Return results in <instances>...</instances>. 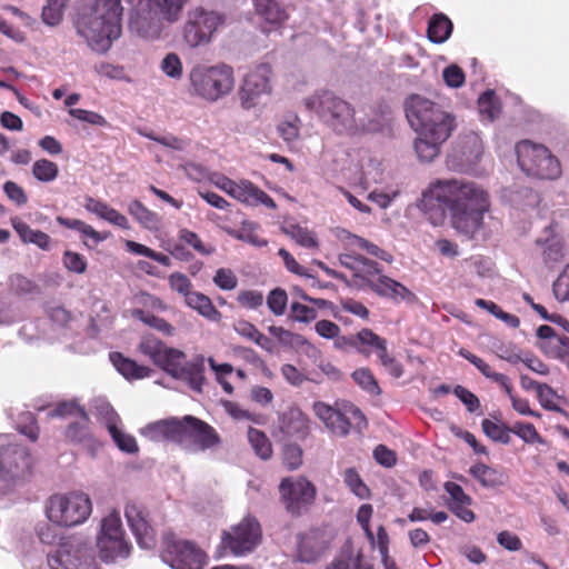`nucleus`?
<instances>
[{"label": "nucleus", "mask_w": 569, "mask_h": 569, "mask_svg": "<svg viewBox=\"0 0 569 569\" xmlns=\"http://www.w3.org/2000/svg\"><path fill=\"white\" fill-rule=\"evenodd\" d=\"M280 492L291 513H300L301 508L311 503L316 496L315 486L305 478L283 479Z\"/></svg>", "instance_id": "nucleus-18"}, {"label": "nucleus", "mask_w": 569, "mask_h": 569, "mask_svg": "<svg viewBox=\"0 0 569 569\" xmlns=\"http://www.w3.org/2000/svg\"><path fill=\"white\" fill-rule=\"evenodd\" d=\"M86 411L76 401H66L59 403L54 409L49 412L50 417H74L84 418Z\"/></svg>", "instance_id": "nucleus-59"}, {"label": "nucleus", "mask_w": 569, "mask_h": 569, "mask_svg": "<svg viewBox=\"0 0 569 569\" xmlns=\"http://www.w3.org/2000/svg\"><path fill=\"white\" fill-rule=\"evenodd\" d=\"M68 2L69 0H47L41 13L43 23L50 27L58 26L63 18Z\"/></svg>", "instance_id": "nucleus-42"}, {"label": "nucleus", "mask_w": 569, "mask_h": 569, "mask_svg": "<svg viewBox=\"0 0 569 569\" xmlns=\"http://www.w3.org/2000/svg\"><path fill=\"white\" fill-rule=\"evenodd\" d=\"M305 108L338 133L351 132L366 124L358 122L353 107L331 90H317L303 100Z\"/></svg>", "instance_id": "nucleus-5"}, {"label": "nucleus", "mask_w": 569, "mask_h": 569, "mask_svg": "<svg viewBox=\"0 0 569 569\" xmlns=\"http://www.w3.org/2000/svg\"><path fill=\"white\" fill-rule=\"evenodd\" d=\"M161 71L169 78L179 80L183 73L181 59L177 53H168L160 63Z\"/></svg>", "instance_id": "nucleus-54"}, {"label": "nucleus", "mask_w": 569, "mask_h": 569, "mask_svg": "<svg viewBox=\"0 0 569 569\" xmlns=\"http://www.w3.org/2000/svg\"><path fill=\"white\" fill-rule=\"evenodd\" d=\"M313 411L327 428L339 436H346L350 431L351 422L347 415H350L357 425H366L365 416L353 405L345 406V412H341L325 402L318 401L313 405Z\"/></svg>", "instance_id": "nucleus-16"}, {"label": "nucleus", "mask_w": 569, "mask_h": 569, "mask_svg": "<svg viewBox=\"0 0 569 569\" xmlns=\"http://www.w3.org/2000/svg\"><path fill=\"white\" fill-rule=\"evenodd\" d=\"M343 482L359 499H368L370 497V490L368 486L362 481L361 477L355 468H348L345 470Z\"/></svg>", "instance_id": "nucleus-46"}, {"label": "nucleus", "mask_w": 569, "mask_h": 569, "mask_svg": "<svg viewBox=\"0 0 569 569\" xmlns=\"http://www.w3.org/2000/svg\"><path fill=\"white\" fill-rule=\"evenodd\" d=\"M184 301L188 307L194 309L210 321H219L221 319V313L213 306L211 299L201 292L192 291Z\"/></svg>", "instance_id": "nucleus-34"}, {"label": "nucleus", "mask_w": 569, "mask_h": 569, "mask_svg": "<svg viewBox=\"0 0 569 569\" xmlns=\"http://www.w3.org/2000/svg\"><path fill=\"white\" fill-rule=\"evenodd\" d=\"M109 357L117 371L128 380L150 376L151 370L148 367L139 366L136 361L123 357L119 352H111Z\"/></svg>", "instance_id": "nucleus-32"}, {"label": "nucleus", "mask_w": 569, "mask_h": 569, "mask_svg": "<svg viewBox=\"0 0 569 569\" xmlns=\"http://www.w3.org/2000/svg\"><path fill=\"white\" fill-rule=\"evenodd\" d=\"M87 211L122 229H129V221L126 216L108 206L106 202L94 198H87L84 202Z\"/></svg>", "instance_id": "nucleus-30"}, {"label": "nucleus", "mask_w": 569, "mask_h": 569, "mask_svg": "<svg viewBox=\"0 0 569 569\" xmlns=\"http://www.w3.org/2000/svg\"><path fill=\"white\" fill-rule=\"evenodd\" d=\"M189 80L194 94L212 102L229 94L234 88L233 69L226 63L197 64L191 69Z\"/></svg>", "instance_id": "nucleus-7"}, {"label": "nucleus", "mask_w": 569, "mask_h": 569, "mask_svg": "<svg viewBox=\"0 0 569 569\" xmlns=\"http://www.w3.org/2000/svg\"><path fill=\"white\" fill-rule=\"evenodd\" d=\"M97 547L103 561H114L118 558H127L131 546L124 537L97 538Z\"/></svg>", "instance_id": "nucleus-29"}, {"label": "nucleus", "mask_w": 569, "mask_h": 569, "mask_svg": "<svg viewBox=\"0 0 569 569\" xmlns=\"http://www.w3.org/2000/svg\"><path fill=\"white\" fill-rule=\"evenodd\" d=\"M479 111L489 120H493L500 112V102L492 90L483 92L478 99Z\"/></svg>", "instance_id": "nucleus-51"}, {"label": "nucleus", "mask_w": 569, "mask_h": 569, "mask_svg": "<svg viewBox=\"0 0 569 569\" xmlns=\"http://www.w3.org/2000/svg\"><path fill=\"white\" fill-rule=\"evenodd\" d=\"M481 426L485 435L491 440L503 445H508L510 442V427H507L503 423L493 422L489 419H483Z\"/></svg>", "instance_id": "nucleus-47"}, {"label": "nucleus", "mask_w": 569, "mask_h": 569, "mask_svg": "<svg viewBox=\"0 0 569 569\" xmlns=\"http://www.w3.org/2000/svg\"><path fill=\"white\" fill-rule=\"evenodd\" d=\"M46 512L48 519L62 527L83 523L92 512V502L84 492L53 495L49 498Z\"/></svg>", "instance_id": "nucleus-9"}, {"label": "nucleus", "mask_w": 569, "mask_h": 569, "mask_svg": "<svg viewBox=\"0 0 569 569\" xmlns=\"http://www.w3.org/2000/svg\"><path fill=\"white\" fill-rule=\"evenodd\" d=\"M326 569H371V566L363 560L360 553L353 555L348 548L343 549Z\"/></svg>", "instance_id": "nucleus-38"}, {"label": "nucleus", "mask_w": 569, "mask_h": 569, "mask_svg": "<svg viewBox=\"0 0 569 569\" xmlns=\"http://www.w3.org/2000/svg\"><path fill=\"white\" fill-rule=\"evenodd\" d=\"M511 433L519 437L525 443L546 445V440L538 433L532 423L517 421L510 427Z\"/></svg>", "instance_id": "nucleus-45"}, {"label": "nucleus", "mask_w": 569, "mask_h": 569, "mask_svg": "<svg viewBox=\"0 0 569 569\" xmlns=\"http://www.w3.org/2000/svg\"><path fill=\"white\" fill-rule=\"evenodd\" d=\"M128 211L143 228L149 230L158 229L160 223L159 216L149 210L139 200L131 201L128 206Z\"/></svg>", "instance_id": "nucleus-37"}, {"label": "nucleus", "mask_w": 569, "mask_h": 569, "mask_svg": "<svg viewBox=\"0 0 569 569\" xmlns=\"http://www.w3.org/2000/svg\"><path fill=\"white\" fill-rule=\"evenodd\" d=\"M268 330H269L270 335H272L274 338H277L278 341L284 346L292 347V346H298V345H302L306 342L305 338L301 335L293 333V332L284 329L283 327L270 326Z\"/></svg>", "instance_id": "nucleus-58"}, {"label": "nucleus", "mask_w": 569, "mask_h": 569, "mask_svg": "<svg viewBox=\"0 0 569 569\" xmlns=\"http://www.w3.org/2000/svg\"><path fill=\"white\" fill-rule=\"evenodd\" d=\"M122 0H92L77 18L78 33L97 52H106L122 30Z\"/></svg>", "instance_id": "nucleus-3"}, {"label": "nucleus", "mask_w": 569, "mask_h": 569, "mask_svg": "<svg viewBox=\"0 0 569 569\" xmlns=\"http://www.w3.org/2000/svg\"><path fill=\"white\" fill-rule=\"evenodd\" d=\"M355 382L371 395H380V387L369 369H358L352 373Z\"/></svg>", "instance_id": "nucleus-53"}, {"label": "nucleus", "mask_w": 569, "mask_h": 569, "mask_svg": "<svg viewBox=\"0 0 569 569\" xmlns=\"http://www.w3.org/2000/svg\"><path fill=\"white\" fill-rule=\"evenodd\" d=\"M178 445L190 453L204 452L220 445L217 431L207 422L184 416L180 419Z\"/></svg>", "instance_id": "nucleus-12"}, {"label": "nucleus", "mask_w": 569, "mask_h": 569, "mask_svg": "<svg viewBox=\"0 0 569 569\" xmlns=\"http://www.w3.org/2000/svg\"><path fill=\"white\" fill-rule=\"evenodd\" d=\"M180 419L170 418L148 423L140 429V433L151 441L178 442Z\"/></svg>", "instance_id": "nucleus-24"}, {"label": "nucleus", "mask_w": 569, "mask_h": 569, "mask_svg": "<svg viewBox=\"0 0 569 569\" xmlns=\"http://www.w3.org/2000/svg\"><path fill=\"white\" fill-rule=\"evenodd\" d=\"M50 569H98L93 550L79 538L62 542L48 556Z\"/></svg>", "instance_id": "nucleus-13"}, {"label": "nucleus", "mask_w": 569, "mask_h": 569, "mask_svg": "<svg viewBox=\"0 0 569 569\" xmlns=\"http://www.w3.org/2000/svg\"><path fill=\"white\" fill-rule=\"evenodd\" d=\"M382 181V169L381 164L376 159H368L361 167V173L359 178L355 180V183L369 188L371 183H379Z\"/></svg>", "instance_id": "nucleus-40"}, {"label": "nucleus", "mask_w": 569, "mask_h": 569, "mask_svg": "<svg viewBox=\"0 0 569 569\" xmlns=\"http://www.w3.org/2000/svg\"><path fill=\"white\" fill-rule=\"evenodd\" d=\"M425 207L436 201L447 208L452 227L470 238L483 230L485 213L489 211L488 192L466 178L438 179L422 192Z\"/></svg>", "instance_id": "nucleus-1"}, {"label": "nucleus", "mask_w": 569, "mask_h": 569, "mask_svg": "<svg viewBox=\"0 0 569 569\" xmlns=\"http://www.w3.org/2000/svg\"><path fill=\"white\" fill-rule=\"evenodd\" d=\"M124 516L138 545L143 549H151L154 546V531L146 520L143 510L137 503L128 502Z\"/></svg>", "instance_id": "nucleus-22"}, {"label": "nucleus", "mask_w": 569, "mask_h": 569, "mask_svg": "<svg viewBox=\"0 0 569 569\" xmlns=\"http://www.w3.org/2000/svg\"><path fill=\"white\" fill-rule=\"evenodd\" d=\"M280 431L287 437L302 439L308 435V418L298 408H290L280 418Z\"/></svg>", "instance_id": "nucleus-27"}, {"label": "nucleus", "mask_w": 569, "mask_h": 569, "mask_svg": "<svg viewBox=\"0 0 569 569\" xmlns=\"http://www.w3.org/2000/svg\"><path fill=\"white\" fill-rule=\"evenodd\" d=\"M204 363L206 358L202 355L187 361L186 353L179 350V357L171 361L166 372L174 379L184 381L193 391L201 392L206 381Z\"/></svg>", "instance_id": "nucleus-17"}, {"label": "nucleus", "mask_w": 569, "mask_h": 569, "mask_svg": "<svg viewBox=\"0 0 569 569\" xmlns=\"http://www.w3.org/2000/svg\"><path fill=\"white\" fill-rule=\"evenodd\" d=\"M373 513V508L369 503L361 505L357 511V521L363 530L366 538L370 543H375V535L370 528V519Z\"/></svg>", "instance_id": "nucleus-60"}, {"label": "nucleus", "mask_w": 569, "mask_h": 569, "mask_svg": "<svg viewBox=\"0 0 569 569\" xmlns=\"http://www.w3.org/2000/svg\"><path fill=\"white\" fill-rule=\"evenodd\" d=\"M179 239L202 256H209L214 251L212 246L204 244L196 232L188 229L179 231Z\"/></svg>", "instance_id": "nucleus-55"}, {"label": "nucleus", "mask_w": 569, "mask_h": 569, "mask_svg": "<svg viewBox=\"0 0 569 569\" xmlns=\"http://www.w3.org/2000/svg\"><path fill=\"white\" fill-rule=\"evenodd\" d=\"M129 30L142 39H158L166 23L179 19L187 0H128Z\"/></svg>", "instance_id": "nucleus-4"}, {"label": "nucleus", "mask_w": 569, "mask_h": 569, "mask_svg": "<svg viewBox=\"0 0 569 569\" xmlns=\"http://www.w3.org/2000/svg\"><path fill=\"white\" fill-rule=\"evenodd\" d=\"M272 70L267 63H261L250 70L243 78L238 96L240 106L244 110L256 108L263 97L272 92Z\"/></svg>", "instance_id": "nucleus-15"}, {"label": "nucleus", "mask_w": 569, "mask_h": 569, "mask_svg": "<svg viewBox=\"0 0 569 569\" xmlns=\"http://www.w3.org/2000/svg\"><path fill=\"white\" fill-rule=\"evenodd\" d=\"M287 302V292L280 288L271 290L267 297V306L274 316H282L286 312Z\"/></svg>", "instance_id": "nucleus-56"}, {"label": "nucleus", "mask_w": 569, "mask_h": 569, "mask_svg": "<svg viewBox=\"0 0 569 569\" xmlns=\"http://www.w3.org/2000/svg\"><path fill=\"white\" fill-rule=\"evenodd\" d=\"M233 198L247 206L263 204L270 209L277 207L271 197L249 180L239 181Z\"/></svg>", "instance_id": "nucleus-26"}, {"label": "nucleus", "mask_w": 569, "mask_h": 569, "mask_svg": "<svg viewBox=\"0 0 569 569\" xmlns=\"http://www.w3.org/2000/svg\"><path fill=\"white\" fill-rule=\"evenodd\" d=\"M547 356L550 358H565L569 356V338L558 335L547 346Z\"/></svg>", "instance_id": "nucleus-63"}, {"label": "nucleus", "mask_w": 569, "mask_h": 569, "mask_svg": "<svg viewBox=\"0 0 569 569\" xmlns=\"http://www.w3.org/2000/svg\"><path fill=\"white\" fill-rule=\"evenodd\" d=\"M138 350L163 371H167L171 361L179 357V349L167 347L152 335L141 337Z\"/></svg>", "instance_id": "nucleus-21"}, {"label": "nucleus", "mask_w": 569, "mask_h": 569, "mask_svg": "<svg viewBox=\"0 0 569 569\" xmlns=\"http://www.w3.org/2000/svg\"><path fill=\"white\" fill-rule=\"evenodd\" d=\"M12 227L23 242L36 244L42 250L50 249L51 240L47 233L30 228L29 224L19 219L12 220Z\"/></svg>", "instance_id": "nucleus-35"}, {"label": "nucleus", "mask_w": 569, "mask_h": 569, "mask_svg": "<svg viewBox=\"0 0 569 569\" xmlns=\"http://www.w3.org/2000/svg\"><path fill=\"white\" fill-rule=\"evenodd\" d=\"M286 233L299 246L305 248H317L318 241L312 231L299 224H290L284 229Z\"/></svg>", "instance_id": "nucleus-49"}, {"label": "nucleus", "mask_w": 569, "mask_h": 569, "mask_svg": "<svg viewBox=\"0 0 569 569\" xmlns=\"http://www.w3.org/2000/svg\"><path fill=\"white\" fill-rule=\"evenodd\" d=\"M231 234L238 240L248 242L254 247L261 248L268 243L266 239L260 238L254 232V223L252 222H243V227L240 230L232 232Z\"/></svg>", "instance_id": "nucleus-57"}, {"label": "nucleus", "mask_w": 569, "mask_h": 569, "mask_svg": "<svg viewBox=\"0 0 569 569\" xmlns=\"http://www.w3.org/2000/svg\"><path fill=\"white\" fill-rule=\"evenodd\" d=\"M405 111L410 127L418 134L415 140L418 158L425 162L432 161L456 129V117L420 94H411L406 99Z\"/></svg>", "instance_id": "nucleus-2"}, {"label": "nucleus", "mask_w": 569, "mask_h": 569, "mask_svg": "<svg viewBox=\"0 0 569 569\" xmlns=\"http://www.w3.org/2000/svg\"><path fill=\"white\" fill-rule=\"evenodd\" d=\"M553 291L558 299L569 300V263L553 283Z\"/></svg>", "instance_id": "nucleus-64"}, {"label": "nucleus", "mask_w": 569, "mask_h": 569, "mask_svg": "<svg viewBox=\"0 0 569 569\" xmlns=\"http://www.w3.org/2000/svg\"><path fill=\"white\" fill-rule=\"evenodd\" d=\"M10 287L18 295L39 293V287L33 281L21 274H14L10 278Z\"/></svg>", "instance_id": "nucleus-61"}, {"label": "nucleus", "mask_w": 569, "mask_h": 569, "mask_svg": "<svg viewBox=\"0 0 569 569\" xmlns=\"http://www.w3.org/2000/svg\"><path fill=\"white\" fill-rule=\"evenodd\" d=\"M351 346L356 347L357 350L365 356H369L375 351L379 357L387 350L386 339L379 337L372 330L367 328L357 333Z\"/></svg>", "instance_id": "nucleus-31"}, {"label": "nucleus", "mask_w": 569, "mask_h": 569, "mask_svg": "<svg viewBox=\"0 0 569 569\" xmlns=\"http://www.w3.org/2000/svg\"><path fill=\"white\" fill-rule=\"evenodd\" d=\"M339 264L351 270L356 278L361 279L370 288L371 282L382 274L379 263L358 253H340Z\"/></svg>", "instance_id": "nucleus-20"}, {"label": "nucleus", "mask_w": 569, "mask_h": 569, "mask_svg": "<svg viewBox=\"0 0 569 569\" xmlns=\"http://www.w3.org/2000/svg\"><path fill=\"white\" fill-rule=\"evenodd\" d=\"M452 22L443 13H435L428 22L427 36L433 43L446 42L452 33Z\"/></svg>", "instance_id": "nucleus-33"}, {"label": "nucleus", "mask_w": 569, "mask_h": 569, "mask_svg": "<svg viewBox=\"0 0 569 569\" xmlns=\"http://www.w3.org/2000/svg\"><path fill=\"white\" fill-rule=\"evenodd\" d=\"M257 14L263 21V31L281 29L289 19L286 8L287 0H252Z\"/></svg>", "instance_id": "nucleus-19"}, {"label": "nucleus", "mask_w": 569, "mask_h": 569, "mask_svg": "<svg viewBox=\"0 0 569 569\" xmlns=\"http://www.w3.org/2000/svg\"><path fill=\"white\" fill-rule=\"evenodd\" d=\"M116 446L126 453H137L139 447L133 436L126 433L121 429V425L108 430Z\"/></svg>", "instance_id": "nucleus-50"}, {"label": "nucleus", "mask_w": 569, "mask_h": 569, "mask_svg": "<svg viewBox=\"0 0 569 569\" xmlns=\"http://www.w3.org/2000/svg\"><path fill=\"white\" fill-rule=\"evenodd\" d=\"M59 173L58 166L47 159L37 160L32 166L33 177L41 182H51L57 179Z\"/></svg>", "instance_id": "nucleus-52"}, {"label": "nucleus", "mask_w": 569, "mask_h": 569, "mask_svg": "<svg viewBox=\"0 0 569 569\" xmlns=\"http://www.w3.org/2000/svg\"><path fill=\"white\" fill-rule=\"evenodd\" d=\"M93 409L97 417L100 419L102 423L106 425L108 430L112 429L118 425H121V419L119 415L106 399H94Z\"/></svg>", "instance_id": "nucleus-41"}, {"label": "nucleus", "mask_w": 569, "mask_h": 569, "mask_svg": "<svg viewBox=\"0 0 569 569\" xmlns=\"http://www.w3.org/2000/svg\"><path fill=\"white\" fill-rule=\"evenodd\" d=\"M537 397L541 407H543L545 409L556 412H562V409L555 402V399L557 397L555 390L548 385L543 383L542 386L538 387Z\"/></svg>", "instance_id": "nucleus-62"}, {"label": "nucleus", "mask_w": 569, "mask_h": 569, "mask_svg": "<svg viewBox=\"0 0 569 569\" xmlns=\"http://www.w3.org/2000/svg\"><path fill=\"white\" fill-rule=\"evenodd\" d=\"M66 437L69 440L81 445L90 452L91 456H94L101 447V442L90 432L87 415L84 418H78L77 421L69 425L66 431Z\"/></svg>", "instance_id": "nucleus-25"}, {"label": "nucleus", "mask_w": 569, "mask_h": 569, "mask_svg": "<svg viewBox=\"0 0 569 569\" xmlns=\"http://www.w3.org/2000/svg\"><path fill=\"white\" fill-rule=\"evenodd\" d=\"M161 559L172 569H203L208 563L207 553L188 540H166Z\"/></svg>", "instance_id": "nucleus-14"}, {"label": "nucleus", "mask_w": 569, "mask_h": 569, "mask_svg": "<svg viewBox=\"0 0 569 569\" xmlns=\"http://www.w3.org/2000/svg\"><path fill=\"white\" fill-rule=\"evenodd\" d=\"M261 527L256 518L244 517L239 523L221 532L217 548L219 557L232 555L242 557L252 552L261 541Z\"/></svg>", "instance_id": "nucleus-10"}, {"label": "nucleus", "mask_w": 569, "mask_h": 569, "mask_svg": "<svg viewBox=\"0 0 569 569\" xmlns=\"http://www.w3.org/2000/svg\"><path fill=\"white\" fill-rule=\"evenodd\" d=\"M28 448L14 443L7 435H0V496H7L19 487L31 469Z\"/></svg>", "instance_id": "nucleus-6"}, {"label": "nucleus", "mask_w": 569, "mask_h": 569, "mask_svg": "<svg viewBox=\"0 0 569 569\" xmlns=\"http://www.w3.org/2000/svg\"><path fill=\"white\" fill-rule=\"evenodd\" d=\"M516 154L520 169L528 176L553 180L561 174L559 160L543 144L522 140L516 144Z\"/></svg>", "instance_id": "nucleus-8"}, {"label": "nucleus", "mask_w": 569, "mask_h": 569, "mask_svg": "<svg viewBox=\"0 0 569 569\" xmlns=\"http://www.w3.org/2000/svg\"><path fill=\"white\" fill-rule=\"evenodd\" d=\"M470 473L483 486L496 487L501 485L500 473L483 463L475 465L470 468Z\"/></svg>", "instance_id": "nucleus-48"}, {"label": "nucleus", "mask_w": 569, "mask_h": 569, "mask_svg": "<svg viewBox=\"0 0 569 569\" xmlns=\"http://www.w3.org/2000/svg\"><path fill=\"white\" fill-rule=\"evenodd\" d=\"M132 317L140 320L144 325L158 330L159 332L163 333L164 336L171 337L176 332L174 327L171 326L163 318L157 317V316H154L148 311H144L142 309H134L132 311Z\"/></svg>", "instance_id": "nucleus-39"}, {"label": "nucleus", "mask_w": 569, "mask_h": 569, "mask_svg": "<svg viewBox=\"0 0 569 569\" xmlns=\"http://www.w3.org/2000/svg\"><path fill=\"white\" fill-rule=\"evenodd\" d=\"M224 23V16L203 7L190 9L183 26V39L191 48L208 44Z\"/></svg>", "instance_id": "nucleus-11"}, {"label": "nucleus", "mask_w": 569, "mask_h": 569, "mask_svg": "<svg viewBox=\"0 0 569 569\" xmlns=\"http://www.w3.org/2000/svg\"><path fill=\"white\" fill-rule=\"evenodd\" d=\"M248 439L257 456L263 460H267L271 457V443L262 431L254 428H249Z\"/></svg>", "instance_id": "nucleus-44"}, {"label": "nucleus", "mask_w": 569, "mask_h": 569, "mask_svg": "<svg viewBox=\"0 0 569 569\" xmlns=\"http://www.w3.org/2000/svg\"><path fill=\"white\" fill-rule=\"evenodd\" d=\"M340 240L345 243V246L350 249H361L365 250L368 254L380 259L387 263H391L393 261V257L390 252L383 250L377 244L370 242L369 240L353 234L347 230H342L339 234Z\"/></svg>", "instance_id": "nucleus-28"}, {"label": "nucleus", "mask_w": 569, "mask_h": 569, "mask_svg": "<svg viewBox=\"0 0 569 569\" xmlns=\"http://www.w3.org/2000/svg\"><path fill=\"white\" fill-rule=\"evenodd\" d=\"M370 289L377 296L390 300L393 303L411 305L417 301L416 295L401 282L383 274L379 276L376 282L370 283Z\"/></svg>", "instance_id": "nucleus-23"}, {"label": "nucleus", "mask_w": 569, "mask_h": 569, "mask_svg": "<svg viewBox=\"0 0 569 569\" xmlns=\"http://www.w3.org/2000/svg\"><path fill=\"white\" fill-rule=\"evenodd\" d=\"M325 546L317 540V533L310 532L299 538L298 551L301 561H315L323 551Z\"/></svg>", "instance_id": "nucleus-36"}, {"label": "nucleus", "mask_w": 569, "mask_h": 569, "mask_svg": "<svg viewBox=\"0 0 569 569\" xmlns=\"http://www.w3.org/2000/svg\"><path fill=\"white\" fill-rule=\"evenodd\" d=\"M124 537L120 513L112 510L101 520L100 532L97 538Z\"/></svg>", "instance_id": "nucleus-43"}]
</instances>
